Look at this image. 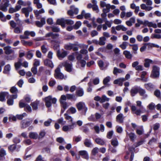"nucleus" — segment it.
Returning a JSON list of instances; mask_svg holds the SVG:
<instances>
[{
	"mask_svg": "<svg viewBox=\"0 0 161 161\" xmlns=\"http://www.w3.org/2000/svg\"><path fill=\"white\" fill-rule=\"evenodd\" d=\"M29 137L33 139H36L38 138V135L37 133L31 132L29 133Z\"/></svg>",
	"mask_w": 161,
	"mask_h": 161,
	"instance_id": "412c9836",
	"label": "nucleus"
},
{
	"mask_svg": "<svg viewBox=\"0 0 161 161\" xmlns=\"http://www.w3.org/2000/svg\"><path fill=\"white\" fill-rule=\"evenodd\" d=\"M98 148L97 147H95L93 149L92 151L91 154L92 155L95 156L98 153Z\"/></svg>",
	"mask_w": 161,
	"mask_h": 161,
	"instance_id": "de8ad7c7",
	"label": "nucleus"
},
{
	"mask_svg": "<svg viewBox=\"0 0 161 161\" xmlns=\"http://www.w3.org/2000/svg\"><path fill=\"white\" fill-rule=\"evenodd\" d=\"M64 66L65 68V70L68 72H70L72 70V65L67 62H65L64 64Z\"/></svg>",
	"mask_w": 161,
	"mask_h": 161,
	"instance_id": "6ab92c4d",
	"label": "nucleus"
},
{
	"mask_svg": "<svg viewBox=\"0 0 161 161\" xmlns=\"http://www.w3.org/2000/svg\"><path fill=\"white\" fill-rule=\"evenodd\" d=\"M154 95L157 97H159L160 96L161 92L158 89L156 90L154 92Z\"/></svg>",
	"mask_w": 161,
	"mask_h": 161,
	"instance_id": "6e6d98bb",
	"label": "nucleus"
},
{
	"mask_svg": "<svg viewBox=\"0 0 161 161\" xmlns=\"http://www.w3.org/2000/svg\"><path fill=\"white\" fill-rule=\"evenodd\" d=\"M79 155L82 156V157L84 159L88 160L89 158L88 154L86 150H81L78 152Z\"/></svg>",
	"mask_w": 161,
	"mask_h": 161,
	"instance_id": "9d476101",
	"label": "nucleus"
},
{
	"mask_svg": "<svg viewBox=\"0 0 161 161\" xmlns=\"http://www.w3.org/2000/svg\"><path fill=\"white\" fill-rule=\"evenodd\" d=\"M116 120L120 123H121L123 122V114L121 113L119 114L116 116Z\"/></svg>",
	"mask_w": 161,
	"mask_h": 161,
	"instance_id": "7c9ffc66",
	"label": "nucleus"
},
{
	"mask_svg": "<svg viewBox=\"0 0 161 161\" xmlns=\"http://www.w3.org/2000/svg\"><path fill=\"white\" fill-rule=\"evenodd\" d=\"M109 100V98L107 97L105 95H103L102 97L100 103H102L105 101H108Z\"/></svg>",
	"mask_w": 161,
	"mask_h": 161,
	"instance_id": "c03bdc74",
	"label": "nucleus"
},
{
	"mask_svg": "<svg viewBox=\"0 0 161 161\" xmlns=\"http://www.w3.org/2000/svg\"><path fill=\"white\" fill-rule=\"evenodd\" d=\"M33 53H31L30 51H29L27 53L26 58L30 59L33 57Z\"/></svg>",
	"mask_w": 161,
	"mask_h": 161,
	"instance_id": "774afa93",
	"label": "nucleus"
},
{
	"mask_svg": "<svg viewBox=\"0 0 161 161\" xmlns=\"http://www.w3.org/2000/svg\"><path fill=\"white\" fill-rule=\"evenodd\" d=\"M111 145L114 147H115L118 145V142L117 139L116 138L114 139H112L111 141Z\"/></svg>",
	"mask_w": 161,
	"mask_h": 161,
	"instance_id": "4c0bfd02",
	"label": "nucleus"
},
{
	"mask_svg": "<svg viewBox=\"0 0 161 161\" xmlns=\"http://www.w3.org/2000/svg\"><path fill=\"white\" fill-rule=\"evenodd\" d=\"M155 104L152 102L150 103L148 106V107L149 110H153L155 108Z\"/></svg>",
	"mask_w": 161,
	"mask_h": 161,
	"instance_id": "603ef678",
	"label": "nucleus"
},
{
	"mask_svg": "<svg viewBox=\"0 0 161 161\" xmlns=\"http://www.w3.org/2000/svg\"><path fill=\"white\" fill-rule=\"evenodd\" d=\"M95 141L97 144L101 146H103L105 144L104 140L99 138H96Z\"/></svg>",
	"mask_w": 161,
	"mask_h": 161,
	"instance_id": "4be33fe9",
	"label": "nucleus"
},
{
	"mask_svg": "<svg viewBox=\"0 0 161 161\" xmlns=\"http://www.w3.org/2000/svg\"><path fill=\"white\" fill-rule=\"evenodd\" d=\"M60 103L61 106L64 109H66L67 108V103L66 102L63 101L62 100L60 101Z\"/></svg>",
	"mask_w": 161,
	"mask_h": 161,
	"instance_id": "37998d69",
	"label": "nucleus"
},
{
	"mask_svg": "<svg viewBox=\"0 0 161 161\" xmlns=\"http://www.w3.org/2000/svg\"><path fill=\"white\" fill-rule=\"evenodd\" d=\"M151 38L152 39L155 38L159 39L161 38V35L157 34H152L151 36Z\"/></svg>",
	"mask_w": 161,
	"mask_h": 161,
	"instance_id": "49530a36",
	"label": "nucleus"
},
{
	"mask_svg": "<svg viewBox=\"0 0 161 161\" xmlns=\"http://www.w3.org/2000/svg\"><path fill=\"white\" fill-rule=\"evenodd\" d=\"M14 100L12 98L10 97L7 101V104L9 105H12L14 104Z\"/></svg>",
	"mask_w": 161,
	"mask_h": 161,
	"instance_id": "0e129e2a",
	"label": "nucleus"
},
{
	"mask_svg": "<svg viewBox=\"0 0 161 161\" xmlns=\"http://www.w3.org/2000/svg\"><path fill=\"white\" fill-rule=\"evenodd\" d=\"M11 48V47L10 46H8L4 47V50L5 51V53L7 55L11 53L13 51Z\"/></svg>",
	"mask_w": 161,
	"mask_h": 161,
	"instance_id": "5701e85b",
	"label": "nucleus"
},
{
	"mask_svg": "<svg viewBox=\"0 0 161 161\" xmlns=\"http://www.w3.org/2000/svg\"><path fill=\"white\" fill-rule=\"evenodd\" d=\"M78 46L76 44H72L69 43V44L65 45L64 46V49L66 50H71L72 49L73 51H77L78 50V47H76V46Z\"/></svg>",
	"mask_w": 161,
	"mask_h": 161,
	"instance_id": "423d86ee",
	"label": "nucleus"
},
{
	"mask_svg": "<svg viewBox=\"0 0 161 161\" xmlns=\"http://www.w3.org/2000/svg\"><path fill=\"white\" fill-rule=\"evenodd\" d=\"M67 52L65 51H64L61 53L59 50H57V55L59 59L60 58H64L67 56Z\"/></svg>",
	"mask_w": 161,
	"mask_h": 161,
	"instance_id": "f8f14e48",
	"label": "nucleus"
},
{
	"mask_svg": "<svg viewBox=\"0 0 161 161\" xmlns=\"http://www.w3.org/2000/svg\"><path fill=\"white\" fill-rule=\"evenodd\" d=\"M81 25V22L80 21H77L75 24L73 25L74 29H78Z\"/></svg>",
	"mask_w": 161,
	"mask_h": 161,
	"instance_id": "ea45409f",
	"label": "nucleus"
},
{
	"mask_svg": "<svg viewBox=\"0 0 161 161\" xmlns=\"http://www.w3.org/2000/svg\"><path fill=\"white\" fill-rule=\"evenodd\" d=\"M44 63L45 65L52 68L54 65L52 61L48 59H46L44 60Z\"/></svg>",
	"mask_w": 161,
	"mask_h": 161,
	"instance_id": "ddd939ff",
	"label": "nucleus"
},
{
	"mask_svg": "<svg viewBox=\"0 0 161 161\" xmlns=\"http://www.w3.org/2000/svg\"><path fill=\"white\" fill-rule=\"evenodd\" d=\"M0 19L3 22L6 21V17L2 12H0Z\"/></svg>",
	"mask_w": 161,
	"mask_h": 161,
	"instance_id": "3c124183",
	"label": "nucleus"
},
{
	"mask_svg": "<svg viewBox=\"0 0 161 161\" xmlns=\"http://www.w3.org/2000/svg\"><path fill=\"white\" fill-rule=\"evenodd\" d=\"M127 42H123L122 44L120 45L119 47L123 50L126 48Z\"/></svg>",
	"mask_w": 161,
	"mask_h": 161,
	"instance_id": "69168bd1",
	"label": "nucleus"
},
{
	"mask_svg": "<svg viewBox=\"0 0 161 161\" xmlns=\"http://www.w3.org/2000/svg\"><path fill=\"white\" fill-rule=\"evenodd\" d=\"M21 42L24 46H25L28 45L29 46H31L33 44L31 42L26 41L23 40H21Z\"/></svg>",
	"mask_w": 161,
	"mask_h": 161,
	"instance_id": "72a5a7b5",
	"label": "nucleus"
},
{
	"mask_svg": "<svg viewBox=\"0 0 161 161\" xmlns=\"http://www.w3.org/2000/svg\"><path fill=\"white\" fill-rule=\"evenodd\" d=\"M142 1L147 6H151L153 4L152 1L151 0H142Z\"/></svg>",
	"mask_w": 161,
	"mask_h": 161,
	"instance_id": "e2e57ef3",
	"label": "nucleus"
},
{
	"mask_svg": "<svg viewBox=\"0 0 161 161\" xmlns=\"http://www.w3.org/2000/svg\"><path fill=\"white\" fill-rule=\"evenodd\" d=\"M128 135L131 141L134 142L135 141V138L136 137L135 134L132 132L130 133Z\"/></svg>",
	"mask_w": 161,
	"mask_h": 161,
	"instance_id": "58836bf2",
	"label": "nucleus"
},
{
	"mask_svg": "<svg viewBox=\"0 0 161 161\" xmlns=\"http://www.w3.org/2000/svg\"><path fill=\"white\" fill-rule=\"evenodd\" d=\"M74 24V22L70 19H65V25H72Z\"/></svg>",
	"mask_w": 161,
	"mask_h": 161,
	"instance_id": "5fc2aeb1",
	"label": "nucleus"
},
{
	"mask_svg": "<svg viewBox=\"0 0 161 161\" xmlns=\"http://www.w3.org/2000/svg\"><path fill=\"white\" fill-rule=\"evenodd\" d=\"M57 99L55 98H52L51 96H49L46 97L45 98V102L46 107L48 108H50L52 106L51 103L53 104L56 103Z\"/></svg>",
	"mask_w": 161,
	"mask_h": 161,
	"instance_id": "f257e3e1",
	"label": "nucleus"
},
{
	"mask_svg": "<svg viewBox=\"0 0 161 161\" xmlns=\"http://www.w3.org/2000/svg\"><path fill=\"white\" fill-rule=\"evenodd\" d=\"M152 60L150 59L146 58L145 59L144 66L146 68H148L150 66V64L152 62Z\"/></svg>",
	"mask_w": 161,
	"mask_h": 161,
	"instance_id": "c756f323",
	"label": "nucleus"
},
{
	"mask_svg": "<svg viewBox=\"0 0 161 161\" xmlns=\"http://www.w3.org/2000/svg\"><path fill=\"white\" fill-rule=\"evenodd\" d=\"M10 70V66L9 64L6 65L4 69L3 73L4 74H9V72Z\"/></svg>",
	"mask_w": 161,
	"mask_h": 161,
	"instance_id": "b1692460",
	"label": "nucleus"
},
{
	"mask_svg": "<svg viewBox=\"0 0 161 161\" xmlns=\"http://www.w3.org/2000/svg\"><path fill=\"white\" fill-rule=\"evenodd\" d=\"M59 35L58 34H54L53 32H49L46 35V37H51L53 39H55Z\"/></svg>",
	"mask_w": 161,
	"mask_h": 161,
	"instance_id": "393cba45",
	"label": "nucleus"
},
{
	"mask_svg": "<svg viewBox=\"0 0 161 161\" xmlns=\"http://www.w3.org/2000/svg\"><path fill=\"white\" fill-rule=\"evenodd\" d=\"M33 120L29 119H26L22 120L20 123L21 129H25L29 126L32 123Z\"/></svg>",
	"mask_w": 161,
	"mask_h": 161,
	"instance_id": "7ed1b4c3",
	"label": "nucleus"
},
{
	"mask_svg": "<svg viewBox=\"0 0 161 161\" xmlns=\"http://www.w3.org/2000/svg\"><path fill=\"white\" fill-rule=\"evenodd\" d=\"M135 22V17H132L129 20L126 21V24L128 26H131Z\"/></svg>",
	"mask_w": 161,
	"mask_h": 161,
	"instance_id": "aec40b11",
	"label": "nucleus"
},
{
	"mask_svg": "<svg viewBox=\"0 0 161 161\" xmlns=\"http://www.w3.org/2000/svg\"><path fill=\"white\" fill-rule=\"evenodd\" d=\"M10 91L13 94H17L18 92V89L14 86L11 87Z\"/></svg>",
	"mask_w": 161,
	"mask_h": 161,
	"instance_id": "79ce46f5",
	"label": "nucleus"
},
{
	"mask_svg": "<svg viewBox=\"0 0 161 161\" xmlns=\"http://www.w3.org/2000/svg\"><path fill=\"white\" fill-rule=\"evenodd\" d=\"M145 87L148 90H151L154 88V86L151 83L145 84L144 85Z\"/></svg>",
	"mask_w": 161,
	"mask_h": 161,
	"instance_id": "bb28decb",
	"label": "nucleus"
},
{
	"mask_svg": "<svg viewBox=\"0 0 161 161\" xmlns=\"http://www.w3.org/2000/svg\"><path fill=\"white\" fill-rule=\"evenodd\" d=\"M33 10L32 7H28L23 8L21 9V12L22 13L24 14L26 17H28L29 15V13Z\"/></svg>",
	"mask_w": 161,
	"mask_h": 161,
	"instance_id": "0eeeda50",
	"label": "nucleus"
},
{
	"mask_svg": "<svg viewBox=\"0 0 161 161\" xmlns=\"http://www.w3.org/2000/svg\"><path fill=\"white\" fill-rule=\"evenodd\" d=\"M56 23L59 25H60L62 28L65 27V19L64 18L58 19Z\"/></svg>",
	"mask_w": 161,
	"mask_h": 161,
	"instance_id": "4468645a",
	"label": "nucleus"
},
{
	"mask_svg": "<svg viewBox=\"0 0 161 161\" xmlns=\"http://www.w3.org/2000/svg\"><path fill=\"white\" fill-rule=\"evenodd\" d=\"M9 0H3L0 4V10L3 12H6L8 10L7 8L9 4Z\"/></svg>",
	"mask_w": 161,
	"mask_h": 161,
	"instance_id": "20e7f679",
	"label": "nucleus"
},
{
	"mask_svg": "<svg viewBox=\"0 0 161 161\" xmlns=\"http://www.w3.org/2000/svg\"><path fill=\"white\" fill-rule=\"evenodd\" d=\"M70 9H72L74 14H77L79 12V9L78 8H75L74 5H72L70 6Z\"/></svg>",
	"mask_w": 161,
	"mask_h": 161,
	"instance_id": "e433bc0d",
	"label": "nucleus"
},
{
	"mask_svg": "<svg viewBox=\"0 0 161 161\" xmlns=\"http://www.w3.org/2000/svg\"><path fill=\"white\" fill-rule=\"evenodd\" d=\"M103 12L104 13L106 14L110 12V10L109 9V5H108L105 8H104L103 9Z\"/></svg>",
	"mask_w": 161,
	"mask_h": 161,
	"instance_id": "680f3d73",
	"label": "nucleus"
},
{
	"mask_svg": "<svg viewBox=\"0 0 161 161\" xmlns=\"http://www.w3.org/2000/svg\"><path fill=\"white\" fill-rule=\"evenodd\" d=\"M39 103V101L36 100L31 103L30 105L32 106L33 110H36L38 109V106Z\"/></svg>",
	"mask_w": 161,
	"mask_h": 161,
	"instance_id": "f3484780",
	"label": "nucleus"
},
{
	"mask_svg": "<svg viewBox=\"0 0 161 161\" xmlns=\"http://www.w3.org/2000/svg\"><path fill=\"white\" fill-rule=\"evenodd\" d=\"M40 0H34L33 3L36 5V7L37 8H41L42 7V3L40 2Z\"/></svg>",
	"mask_w": 161,
	"mask_h": 161,
	"instance_id": "a878e982",
	"label": "nucleus"
},
{
	"mask_svg": "<svg viewBox=\"0 0 161 161\" xmlns=\"http://www.w3.org/2000/svg\"><path fill=\"white\" fill-rule=\"evenodd\" d=\"M83 58V56L81 54H80L78 53V52L76 53V58L77 60L78 61H79L80 60L82 59V58Z\"/></svg>",
	"mask_w": 161,
	"mask_h": 161,
	"instance_id": "052dcab7",
	"label": "nucleus"
},
{
	"mask_svg": "<svg viewBox=\"0 0 161 161\" xmlns=\"http://www.w3.org/2000/svg\"><path fill=\"white\" fill-rule=\"evenodd\" d=\"M160 68L156 65H153L150 77L152 78L158 77L159 75Z\"/></svg>",
	"mask_w": 161,
	"mask_h": 161,
	"instance_id": "f03ea898",
	"label": "nucleus"
},
{
	"mask_svg": "<svg viewBox=\"0 0 161 161\" xmlns=\"http://www.w3.org/2000/svg\"><path fill=\"white\" fill-rule=\"evenodd\" d=\"M8 93L7 92H1L0 93V101L3 102L5 101V97L6 96H8Z\"/></svg>",
	"mask_w": 161,
	"mask_h": 161,
	"instance_id": "2eb2a0df",
	"label": "nucleus"
},
{
	"mask_svg": "<svg viewBox=\"0 0 161 161\" xmlns=\"http://www.w3.org/2000/svg\"><path fill=\"white\" fill-rule=\"evenodd\" d=\"M66 95L67 99L68 100L74 99V100H75L76 99L75 96L73 94H67Z\"/></svg>",
	"mask_w": 161,
	"mask_h": 161,
	"instance_id": "09e8293b",
	"label": "nucleus"
},
{
	"mask_svg": "<svg viewBox=\"0 0 161 161\" xmlns=\"http://www.w3.org/2000/svg\"><path fill=\"white\" fill-rule=\"evenodd\" d=\"M54 77L56 79L63 80L64 77V74L61 72L60 69L59 67H57L54 71Z\"/></svg>",
	"mask_w": 161,
	"mask_h": 161,
	"instance_id": "39448f33",
	"label": "nucleus"
},
{
	"mask_svg": "<svg viewBox=\"0 0 161 161\" xmlns=\"http://www.w3.org/2000/svg\"><path fill=\"white\" fill-rule=\"evenodd\" d=\"M76 106L78 111H80L82 109L83 110L86 114L87 111V108L86 107L84 103L82 102H79L76 104Z\"/></svg>",
	"mask_w": 161,
	"mask_h": 161,
	"instance_id": "6e6552de",
	"label": "nucleus"
},
{
	"mask_svg": "<svg viewBox=\"0 0 161 161\" xmlns=\"http://www.w3.org/2000/svg\"><path fill=\"white\" fill-rule=\"evenodd\" d=\"M138 93L141 96L143 97L144 98H146L147 97V95L145 94L146 92L145 90L141 88H139Z\"/></svg>",
	"mask_w": 161,
	"mask_h": 161,
	"instance_id": "a211bd4d",
	"label": "nucleus"
},
{
	"mask_svg": "<svg viewBox=\"0 0 161 161\" xmlns=\"http://www.w3.org/2000/svg\"><path fill=\"white\" fill-rule=\"evenodd\" d=\"M145 141L144 140H141L138 142L136 143H135L134 145L135 146V147H136L139 146L142 144Z\"/></svg>",
	"mask_w": 161,
	"mask_h": 161,
	"instance_id": "13d9d810",
	"label": "nucleus"
},
{
	"mask_svg": "<svg viewBox=\"0 0 161 161\" xmlns=\"http://www.w3.org/2000/svg\"><path fill=\"white\" fill-rule=\"evenodd\" d=\"M76 94L78 97H81L84 95V92L83 89L81 88L76 91Z\"/></svg>",
	"mask_w": 161,
	"mask_h": 161,
	"instance_id": "2f4dec72",
	"label": "nucleus"
},
{
	"mask_svg": "<svg viewBox=\"0 0 161 161\" xmlns=\"http://www.w3.org/2000/svg\"><path fill=\"white\" fill-rule=\"evenodd\" d=\"M80 53L81 54H85L84 56L83 57L84 59L86 60H87L88 59L89 57L88 55L87 54L88 51L86 49H81L80 51Z\"/></svg>",
	"mask_w": 161,
	"mask_h": 161,
	"instance_id": "dca6fc26",
	"label": "nucleus"
},
{
	"mask_svg": "<svg viewBox=\"0 0 161 161\" xmlns=\"http://www.w3.org/2000/svg\"><path fill=\"white\" fill-rule=\"evenodd\" d=\"M64 116L65 119L66 120H70L69 121L71 122H73V119H72V117L70 116L69 115L65 113L64 114Z\"/></svg>",
	"mask_w": 161,
	"mask_h": 161,
	"instance_id": "864d4df0",
	"label": "nucleus"
},
{
	"mask_svg": "<svg viewBox=\"0 0 161 161\" xmlns=\"http://www.w3.org/2000/svg\"><path fill=\"white\" fill-rule=\"evenodd\" d=\"M21 60L20 59H19V61L18 62L15 63L14 64V66L16 69H18L20 68V66L22 65V63H21Z\"/></svg>",
	"mask_w": 161,
	"mask_h": 161,
	"instance_id": "a19ab883",
	"label": "nucleus"
},
{
	"mask_svg": "<svg viewBox=\"0 0 161 161\" xmlns=\"http://www.w3.org/2000/svg\"><path fill=\"white\" fill-rule=\"evenodd\" d=\"M117 30H126L127 29L123 25H119L117 26L116 27Z\"/></svg>",
	"mask_w": 161,
	"mask_h": 161,
	"instance_id": "a18cd8bd",
	"label": "nucleus"
},
{
	"mask_svg": "<svg viewBox=\"0 0 161 161\" xmlns=\"http://www.w3.org/2000/svg\"><path fill=\"white\" fill-rule=\"evenodd\" d=\"M148 44V47L150 48L152 47H155L157 48H159V46L157 44L153 43H147Z\"/></svg>",
	"mask_w": 161,
	"mask_h": 161,
	"instance_id": "8fccbe9b",
	"label": "nucleus"
},
{
	"mask_svg": "<svg viewBox=\"0 0 161 161\" xmlns=\"http://www.w3.org/2000/svg\"><path fill=\"white\" fill-rule=\"evenodd\" d=\"M84 144L85 146L87 147H90L92 145L91 142V140L88 138L85 139L84 142Z\"/></svg>",
	"mask_w": 161,
	"mask_h": 161,
	"instance_id": "cd10ccee",
	"label": "nucleus"
},
{
	"mask_svg": "<svg viewBox=\"0 0 161 161\" xmlns=\"http://www.w3.org/2000/svg\"><path fill=\"white\" fill-rule=\"evenodd\" d=\"M33 12L35 15L36 19H39L40 17H39L40 14L44 13L45 12V10L43 8H41L39 10H34Z\"/></svg>",
	"mask_w": 161,
	"mask_h": 161,
	"instance_id": "9b49d317",
	"label": "nucleus"
},
{
	"mask_svg": "<svg viewBox=\"0 0 161 161\" xmlns=\"http://www.w3.org/2000/svg\"><path fill=\"white\" fill-rule=\"evenodd\" d=\"M139 88H134L130 90V94L132 97H133L137 93H138Z\"/></svg>",
	"mask_w": 161,
	"mask_h": 161,
	"instance_id": "c85d7f7f",
	"label": "nucleus"
},
{
	"mask_svg": "<svg viewBox=\"0 0 161 161\" xmlns=\"http://www.w3.org/2000/svg\"><path fill=\"white\" fill-rule=\"evenodd\" d=\"M106 40V38L104 37H101L99 38V41L98 42V44L102 46L105 45V41Z\"/></svg>",
	"mask_w": 161,
	"mask_h": 161,
	"instance_id": "c9c22d12",
	"label": "nucleus"
},
{
	"mask_svg": "<svg viewBox=\"0 0 161 161\" xmlns=\"http://www.w3.org/2000/svg\"><path fill=\"white\" fill-rule=\"evenodd\" d=\"M123 54L125 55V57L128 59H131L132 58V54L130 52L128 51H124Z\"/></svg>",
	"mask_w": 161,
	"mask_h": 161,
	"instance_id": "473e14b6",
	"label": "nucleus"
},
{
	"mask_svg": "<svg viewBox=\"0 0 161 161\" xmlns=\"http://www.w3.org/2000/svg\"><path fill=\"white\" fill-rule=\"evenodd\" d=\"M113 134V130L110 131L107 133V137L108 139H110L112 138Z\"/></svg>",
	"mask_w": 161,
	"mask_h": 161,
	"instance_id": "4d7b16f0",
	"label": "nucleus"
},
{
	"mask_svg": "<svg viewBox=\"0 0 161 161\" xmlns=\"http://www.w3.org/2000/svg\"><path fill=\"white\" fill-rule=\"evenodd\" d=\"M13 142L14 144H16V145L17 143H19L20 142V140L19 138L17 137H15L13 139Z\"/></svg>",
	"mask_w": 161,
	"mask_h": 161,
	"instance_id": "338daca9",
	"label": "nucleus"
},
{
	"mask_svg": "<svg viewBox=\"0 0 161 161\" xmlns=\"http://www.w3.org/2000/svg\"><path fill=\"white\" fill-rule=\"evenodd\" d=\"M110 77L108 76L105 78L103 81V83L104 85H106L110 81Z\"/></svg>",
	"mask_w": 161,
	"mask_h": 161,
	"instance_id": "bf43d9fd",
	"label": "nucleus"
},
{
	"mask_svg": "<svg viewBox=\"0 0 161 161\" xmlns=\"http://www.w3.org/2000/svg\"><path fill=\"white\" fill-rule=\"evenodd\" d=\"M20 147V145H16V144H14L9 146L8 147V149L9 151L12 153L15 150L17 152H19Z\"/></svg>",
	"mask_w": 161,
	"mask_h": 161,
	"instance_id": "1a4fd4ad",
	"label": "nucleus"
},
{
	"mask_svg": "<svg viewBox=\"0 0 161 161\" xmlns=\"http://www.w3.org/2000/svg\"><path fill=\"white\" fill-rule=\"evenodd\" d=\"M82 14H83L84 17L86 19H89L91 17V14L89 13H86L84 10L82 11Z\"/></svg>",
	"mask_w": 161,
	"mask_h": 161,
	"instance_id": "f704fd0d",
	"label": "nucleus"
}]
</instances>
